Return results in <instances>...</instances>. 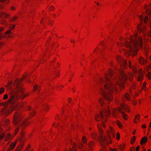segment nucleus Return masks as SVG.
<instances>
[{
  "mask_svg": "<svg viewBox=\"0 0 151 151\" xmlns=\"http://www.w3.org/2000/svg\"><path fill=\"white\" fill-rule=\"evenodd\" d=\"M119 73L120 75L116 77L112 75L113 71L110 69L109 73L105 75V80H104L102 78L100 79L101 83H105L104 88L108 92H106L105 89L101 88L99 90L100 93L108 101H112V94L114 93H117L118 86L120 89H123L124 88V84L127 80V77L123 70H120Z\"/></svg>",
  "mask_w": 151,
  "mask_h": 151,
  "instance_id": "f257e3e1",
  "label": "nucleus"
},
{
  "mask_svg": "<svg viewBox=\"0 0 151 151\" xmlns=\"http://www.w3.org/2000/svg\"><path fill=\"white\" fill-rule=\"evenodd\" d=\"M110 114V111L109 108L108 107L107 109H102L100 114H96L95 117V119L96 121L98 122L100 120L102 122L101 124L98 123L97 124V127L99 134L98 139L100 143L102 146H104L107 143L110 144H111L112 142L111 136L114 138L115 135V132L114 128L110 126L109 129L106 131V134L108 137H107L106 136H104V131L102 129V127H105L104 123L106 122V116H108Z\"/></svg>",
  "mask_w": 151,
  "mask_h": 151,
  "instance_id": "f03ea898",
  "label": "nucleus"
},
{
  "mask_svg": "<svg viewBox=\"0 0 151 151\" xmlns=\"http://www.w3.org/2000/svg\"><path fill=\"white\" fill-rule=\"evenodd\" d=\"M138 34L135 33L134 36L131 35L129 37H127L124 38L123 37H119V40L121 43L119 42L117 43V45L119 47H123L124 46L126 48L129 49L125 52V55L127 57H128L132 53V56L136 55L139 47L142 46L143 39L141 36L137 37Z\"/></svg>",
  "mask_w": 151,
  "mask_h": 151,
  "instance_id": "7ed1b4c3",
  "label": "nucleus"
},
{
  "mask_svg": "<svg viewBox=\"0 0 151 151\" xmlns=\"http://www.w3.org/2000/svg\"><path fill=\"white\" fill-rule=\"evenodd\" d=\"M20 92H18L17 87L16 86V88L12 91L10 93L9 99L7 102L9 106H13L14 110L17 109L14 104L17 103V101L21 98V95H22L23 92L21 88H20Z\"/></svg>",
  "mask_w": 151,
  "mask_h": 151,
  "instance_id": "20e7f679",
  "label": "nucleus"
},
{
  "mask_svg": "<svg viewBox=\"0 0 151 151\" xmlns=\"http://www.w3.org/2000/svg\"><path fill=\"white\" fill-rule=\"evenodd\" d=\"M23 118V116L20 111H17L15 112L14 114L13 122L15 124L19 123V125L22 129H24L26 127L29 125L30 123L27 122V120L25 119L22 122H20Z\"/></svg>",
  "mask_w": 151,
  "mask_h": 151,
  "instance_id": "39448f33",
  "label": "nucleus"
},
{
  "mask_svg": "<svg viewBox=\"0 0 151 151\" xmlns=\"http://www.w3.org/2000/svg\"><path fill=\"white\" fill-rule=\"evenodd\" d=\"M3 106L4 107L1 110V112L6 116H7L12 113L14 110L13 106H9L7 101L4 103H0V106Z\"/></svg>",
  "mask_w": 151,
  "mask_h": 151,
  "instance_id": "423d86ee",
  "label": "nucleus"
},
{
  "mask_svg": "<svg viewBox=\"0 0 151 151\" xmlns=\"http://www.w3.org/2000/svg\"><path fill=\"white\" fill-rule=\"evenodd\" d=\"M118 110L119 112L122 114V116L124 119L127 120L128 119L127 115L123 111V110H124L126 112H129L130 110L129 106L126 104H122L121 105L120 107L118 108Z\"/></svg>",
  "mask_w": 151,
  "mask_h": 151,
  "instance_id": "0eeeda50",
  "label": "nucleus"
},
{
  "mask_svg": "<svg viewBox=\"0 0 151 151\" xmlns=\"http://www.w3.org/2000/svg\"><path fill=\"white\" fill-rule=\"evenodd\" d=\"M143 19V16L142 15H140L139 16V19L141 24L138 25L137 29L139 31L140 33L142 32V34L141 35V36H142V38L143 39H145V30L146 28L145 26H144V25L142 24Z\"/></svg>",
  "mask_w": 151,
  "mask_h": 151,
  "instance_id": "6e6552de",
  "label": "nucleus"
},
{
  "mask_svg": "<svg viewBox=\"0 0 151 151\" xmlns=\"http://www.w3.org/2000/svg\"><path fill=\"white\" fill-rule=\"evenodd\" d=\"M14 25L12 24L10 27L9 29L7 30L4 34L3 35H1L0 33V39H2L4 37H9L12 32V30L14 29L15 27ZM4 29L3 27H0V32L3 31Z\"/></svg>",
  "mask_w": 151,
  "mask_h": 151,
  "instance_id": "1a4fd4ad",
  "label": "nucleus"
},
{
  "mask_svg": "<svg viewBox=\"0 0 151 151\" xmlns=\"http://www.w3.org/2000/svg\"><path fill=\"white\" fill-rule=\"evenodd\" d=\"M116 59L119 62L120 64V65L123 66L124 68H125L127 65V61L126 60H124L120 56H117L116 57Z\"/></svg>",
  "mask_w": 151,
  "mask_h": 151,
  "instance_id": "9d476101",
  "label": "nucleus"
},
{
  "mask_svg": "<svg viewBox=\"0 0 151 151\" xmlns=\"http://www.w3.org/2000/svg\"><path fill=\"white\" fill-rule=\"evenodd\" d=\"M27 76L28 74L27 73H25L23 76L20 79H17L14 83V85L17 87L22 86L20 84V82L27 78Z\"/></svg>",
  "mask_w": 151,
  "mask_h": 151,
  "instance_id": "9b49d317",
  "label": "nucleus"
},
{
  "mask_svg": "<svg viewBox=\"0 0 151 151\" xmlns=\"http://www.w3.org/2000/svg\"><path fill=\"white\" fill-rule=\"evenodd\" d=\"M139 75L137 78V81H138L141 82L144 77V76L142 70L141 69H139L138 71Z\"/></svg>",
  "mask_w": 151,
  "mask_h": 151,
  "instance_id": "f8f14e48",
  "label": "nucleus"
},
{
  "mask_svg": "<svg viewBox=\"0 0 151 151\" xmlns=\"http://www.w3.org/2000/svg\"><path fill=\"white\" fill-rule=\"evenodd\" d=\"M17 140H16L14 143L12 142L9 145V147L7 151H11L13 150L14 148L17 143Z\"/></svg>",
  "mask_w": 151,
  "mask_h": 151,
  "instance_id": "ddd939ff",
  "label": "nucleus"
},
{
  "mask_svg": "<svg viewBox=\"0 0 151 151\" xmlns=\"http://www.w3.org/2000/svg\"><path fill=\"white\" fill-rule=\"evenodd\" d=\"M129 66L130 68H132L133 72V76H135V74L137 73V69L134 66H133L132 67H131V63L130 61L129 62Z\"/></svg>",
  "mask_w": 151,
  "mask_h": 151,
  "instance_id": "4468645a",
  "label": "nucleus"
},
{
  "mask_svg": "<svg viewBox=\"0 0 151 151\" xmlns=\"http://www.w3.org/2000/svg\"><path fill=\"white\" fill-rule=\"evenodd\" d=\"M20 88H21L22 90V92H23V94L22 95H21V98H22V99H23L25 98L26 96H27L29 94V93H26L24 95V92L23 91V89L22 88V86L20 87H17V89H18V92H20Z\"/></svg>",
  "mask_w": 151,
  "mask_h": 151,
  "instance_id": "2eb2a0df",
  "label": "nucleus"
},
{
  "mask_svg": "<svg viewBox=\"0 0 151 151\" xmlns=\"http://www.w3.org/2000/svg\"><path fill=\"white\" fill-rule=\"evenodd\" d=\"M10 16V15L4 12H0V17H4L7 19L8 17Z\"/></svg>",
  "mask_w": 151,
  "mask_h": 151,
  "instance_id": "dca6fc26",
  "label": "nucleus"
},
{
  "mask_svg": "<svg viewBox=\"0 0 151 151\" xmlns=\"http://www.w3.org/2000/svg\"><path fill=\"white\" fill-rule=\"evenodd\" d=\"M139 61L140 64L142 65L145 64L147 62L146 59L145 60L143 58L141 57L139 58Z\"/></svg>",
  "mask_w": 151,
  "mask_h": 151,
  "instance_id": "f3484780",
  "label": "nucleus"
},
{
  "mask_svg": "<svg viewBox=\"0 0 151 151\" xmlns=\"http://www.w3.org/2000/svg\"><path fill=\"white\" fill-rule=\"evenodd\" d=\"M94 143L93 141H90L88 144V145L89 147V149L88 151H90L93 150L92 147L94 145Z\"/></svg>",
  "mask_w": 151,
  "mask_h": 151,
  "instance_id": "a211bd4d",
  "label": "nucleus"
},
{
  "mask_svg": "<svg viewBox=\"0 0 151 151\" xmlns=\"http://www.w3.org/2000/svg\"><path fill=\"white\" fill-rule=\"evenodd\" d=\"M140 119V115L137 114L135 116V118L133 121V122L135 124H136L139 121Z\"/></svg>",
  "mask_w": 151,
  "mask_h": 151,
  "instance_id": "6ab92c4d",
  "label": "nucleus"
},
{
  "mask_svg": "<svg viewBox=\"0 0 151 151\" xmlns=\"http://www.w3.org/2000/svg\"><path fill=\"white\" fill-rule=\"evenodd\" d=\"M76 143H74L73 145L72 148H70L69 149V151H77L76 147ZM65 151H68L66 150ZM81 151H86L85 150H81Z\"/></svg>",
  "mask_w": 151,
  "mask_h": 151,
  "instance_id": "aec40b11",
  "label": "nucleus"
},
{
  "mask_svg": "<svg viewBox=\"0 0 151 151\" xmlns=\"http://www.w3.org/2000/svg\"><path fill=\"white\" fill-rule=\"evenodd\" d=\"M147 137H145L142 138L140 141V144L142 145L144 143H145L147 142Z\"/></svg>",
  "mask_w": 151,
  "mask_h": 151,
  "instance_id": "412c9836",
  "label": "nucleus"
},
{
  "mask_svg": "<svg viewBox=\"0 0 151 151\" xmlns=\"http://www.w3.org/2000/svg\"><path fill=\"white\" fill-rule=\"evenodd\" d=\"M84 145L81 142L78 143L77 145V147L78 149L81 150L84 147Z\"/></svg>",
  "mask_w": 151,
  "mask_h": 151,
  "instance_id": "4be33fe9",
  "label": "nucleus"
},
{
  "mask_svg": "<svg viewBox=\"0 0 151 151\" xmlns=\"http://www.w3.org/2000/svg\"><path fill=\"white\" fill-rule=\"evenodd\" d=\"M24 139V133L23 132H22L21 134L20 137L19 139V140L22 142L23 141Z\"/></svg>",
  "mask_w": 151,
  "mask_h": 151,
  "instance_id": "5701e85b",
  "label": "nucleus"
},
{
  "mask_svg": "<svg viewBox=\"0 0 151 151\" xmlns=\"http://www.w3.org/2000/svg\"><path fill=\"white\" fill-rule=\"evenodd\" d=\"M82 143L84 145H86L87 143V139L86 137L85 136H83L82 139Z\"/></svg>",
  "mask_w": 151,
  "mask_h": 151,
  "instance_id": "b1692460",
  "label": "nucleus"
},
{
  "mask_svg": "<svg viewBox=\"0 0 151 151\" xmlns=\"http://www.w3.org/2000/svg\"><path fill=\"white\" fill-rule=\"evenodd\" d=\"M0 24H2L5 25L6 26L8 25L6 21L3 19H2L0 20Z\"/></svg>",
  "mask_w": 151,
  "mask_h": 151,
  "instance_id": "393cba45",
  "label": "nucleus"
},
{
  "mask_svg": "<svg viewBox=\"0 0 151 151\" xmlns=\"http://www.w3.org/2000/svg\"><path fill=\"white\" fill-rule=\"evenodd\" d=\"M99 104L101 105V106L103 107L104 106V100L103 98H100L99 100Z\"/></svg>",
  "mask_w": 151,
  "mask_h": 151,
  "instance_id": "a878e982",
  "label": "nucleus"
},
{
  "mask_svg": "<svg viewBox=\"0 0 151 151\" xmlns=\"http://www.w3.org/2000/svg\"><path fill=\"white\" fill-rule=\"evenodd\" d=\"M124 98L127 101H129L130 100V96L129 94L127 93H125L124 95Z\"/></svg>",
  "mask_w": 151,
  "mask_h": 151,
  "instance_id": "bb28decb",
  "label": "nucleus"
},
{
  "mask_svg": "<svg viewBox=\"0 0 151 151\" xmlns=\"http://www.w3.org/2000/svg\"><path fill=\"white\" fill-rule=\"evenodd\" d=\"M11 137V134H10L9 133L7 134L5 136L4 139L5 141L6 142L8 141L10 139Z\"/></svg>",
  "mask_w": 151,
  "mask_h": 151,
  "instance_id": "cd10ccee",
  "label": "nucleus"
},
{
  "mask_svg": "<svg viewBox=\"0 0 151 151\" xmlns=\"http://www.w3.org/2000/svg\"><path fill=\"white\" fill-rule=\"evenodd\" d=\"M42 109L44 111H47L50 109V107L49 106L45 105L43 106Z\"/></svg>",
  "mask_w": 151,
  "mask_h": 151,
  "instance_id": "c85d7f7f",
  "label": "nucleus"
},
{
  "mask_svg": "<svg viewBox=\"0 0 151 151\" xmlns=\"http://www.w3.org/2000/svg\"><path fill=\"white\" fill-rule=\"evenodd\" d=\"M146 13L147 15H150V18H151V10H150L149 8L147 9L146 11Z\"/></svg>",
  "mask_w": 151,
  "mask_h": 151,
  "instance_id": "c756f323",
  "label": "nucleus"
},
{
  "mask_svg": "<svg viewBox=\"0 0 151 151\" xmlns=\"http://www.w3.org/2000/svg\"><path fill=\"white\" fill-rule=\"evenodd\" d=\"M52 63H53V65L55 67H58L60 65L59 63L58 62H55L54 60L52 61Z\"/></svg>",
  "mask_w": 151,
  "mask_h": 151,
  "instance_id": "7c9ffc66",
  "label": "nucleus"
},
{
  "mask_svg": "<svg viewBox=\"0 0 151 151\" xmlns=\"http://www.w3.org/2000/svg\"><path fill=\"white\" fill-rule=\"evenodd\" d=\"M117 113V110L116 109L114 108L113 109L112 111V115L113 116L115 117Z\"/></svg>",
  "mask_w": 151,
  "mask_h": 151,
  "instance_id": "2f4dec72",
  "label": "nucleus"
},
{
  "mask_svg": "<svg viewBox=\"0 0 151 151\" xmlns=\"http://www.w3.org/2000/svg\"><path fill=\"white\" fill-rule=\"evenodd\" d=\"M10 121L9 119H6L4 122V125L6 126L7 125L10 123Z\"/></svg>",
  "mask_w": 151,
  "mask_h": 151,
  "instance_id": "473e14b6",
  "label": "nucleus"
},
{
  "mask_svg": "<svg viewBox=\"0 0 151 151\" xmlns=\"http://www.w3.org/2000/svg\"><path fill=\"white\" fill-rule=\"evenodd\" d=\"M60 126L59 125V122H55L52 124V126L55 127H58Z\"/></svg>",
  "mask_w": 151,
  "mask_h": 151,
  "instance_id": "72a5a7b5",
  "label": "nucleus"
},
{
  "mask_svg": "<svg viewBox=\"0 0 151 151\" xmlns=\"http://www.w3.org/2000/svg\"><path fill=\"white\" fill-rule=\"evenodd\" d=\"M136 139V137L135 136H133L131 140V144L133 145Z\"/></svg>",
  "mask_w": 151,
  "mask_h": 151,
  "instance_id": "f704fd0d",
  "label": "nucleus"
},
{
  "mask_svg": "<svg viewBox=\"0 0 151 151\" xmlns=\"http://www.w3.org/2000/svg\"><path fill=\"white\" fill-rule=\"evenodd\" d=\"M117 125L119 126L120 128H122V125L121 123L119 121H117L116 122Z\"/></svg>",
  "mask_w": 151,
  "mask_h": 151,
  "instance_id": "c9c22d12",
  "label": "nucleus"
},
{
  "mask_svg": "<svg viewBox=\"0 0 151 151\" xmlns=\"http://www.w3.org/2000/svg\"><path fill=\"white\" fill-rule=\"evenodd\" d=\"M146 77H147L149 80H150L151 78V73L149 72L148 74L146 75Z\"/></svg>",
  "mask_w": 151,
  "mask_h": 151,
  "instance_id": "e433bc0d",
  "label": "nucleus"
},
{
  "mask_svg": "<svg viewBox=\"0 0 151 151\" xmlns=\"http://www.w3.org/2000/svg\"><path fill=\"white\" fill-rule=\"evenodd\" d=\"M125 147V145L124 144L121 145L119 146L120 149L121 150H123L124 149Z\"/></svg>",
  "mask_w": 151,
  "mask_h": 151,
  "instance_id": "4c0bfd02",
  "label": "nucleus"
},
{
  "mask_svg": "<svg viewBox=\"0 0 151 151\" xmlns=\"http://www.w3.org/2000/svg\"><path fill=\"white\" fill-rule=\"evenodd\" d=\"M91 136L93 139H95L97 136V134L96 133H93L91 134Z\"/></svg>",
  "mask_w": 151,
  "mask_h": 151,
  "instance_id": "58836bf2",
  "label": "nucleus"
},
{
  "mask_svg": "<svg viewBox=\"0 0 151 151\" xmlns=\"http://www.w3.org/2000/svg\"><path fill=\"white\" fill-rule=\"evenodd\" d=\"M146 83L145 82L143 83V85H142V89L144 90L145 91L146 90L145 88H146Z\"/></svg>",
  "mask_w": 151,
  "mask_h": 151,
  "instance_id": "ea45409f",
  "label": "nucleus"
},
{
  "mask_svg": "<svg viewBox=\"0 0 151 151\" xmlns=\"http://www.w3.org/2000/svg\"><path fill=\"white\" fill-rule=\"evenodd\" d=\"M36 112L35 111H33L30 114V116L31 117H33L36 114Z\"/></svg>",
  "mask_w": 151,
  "mask_h": 151,
  "instance_id": "a19ab883",
  "label": "nucleus"
},
{
  "mask_svg": "<svg viewBox=\"0 0 151 151\" xmlns=\"http://www.w3.org/2000/svg\"><path fill=\"white\" fill-rule=\"evenodd\" d=\"M4 137L5 134L4 133L1 134L0 135V140H1L3 139Z\"/></svg>",
  "mask_w": 151,
  "mask_h": 151,
  "instance_id": "79ce46f5",
  "label": "nucleus"
},
{
  "mask_svg": "<svg viewBox=\"0 0 151 151\" xmlns=\"http://www.w3.org/2000/svg\"><path fill=\"white\" fill-rule=\"evenodd\" d=\"M18 17L17 16H14L12 18L11 20V21H16Z\"/></svg>",
  "mask_w": 151,
  "mask_h": 151,
  "instance_id": "37998d69",
  "label": "nucleus"
},
{
  "mask_svg": "<svg viewBox=\"0 0 151 151\" xmlns=\"http://www.w3.org/2000/svg\"><path fill=\"white\" fill-rule=\"evenodd\" d=\"M8 98V96L7 94H4L3 97V99L4 100H6Z\"/></svg>",
  "mask_w": 151,
  "mask_h": 151,
  "instance_id": "c03bdc74",
  "label": "nucleus"
},
{
  "mask_svg": "<svg viewBox=\"0 0 151 151\" xmlns=\"http://www.w3.org/2000/svg\"><path fill=\"white\" fill-rule=\"evenodd\" d=\"M5 89L4 88L2 87L0 89V94H2L4 91Z\"/></svg>",
  "mask_w": 151,
  "mask_h": 151,
  "instance_id": "a18cd8bd",
  "label": "nucleus"
},
{
  "mask_svg": "<svg viewBox=\"0 0 151 151\" xmlns=\"http://www.w3.org/2000/svg\"><path fill=\"white\" fill-rule=\"evenodd\" d=\"M38 89L37 86L36 84H35L33 86V91H35L36 90Z\"/></svg>",
  "mask_w": 151,
  "mask_h": 151,
  "instance_id": "49530a36",
  "label": "nucleus"
},
{
  "mask_svg": "<svg viewBox=\"0 0 151 151\" xmlns=\"http://www.w3.org/2000/svg\"><path fill=\"white\" fill-rule=\"evenodd\" d=\"M116 138L117 139L119 140L120 139V135L119 132L117 133L116 135Z\"/></svg>",
  "mask_w": 151,
  "mask_h": 151,
  "instance_id": "de8ad7c7",
  "label": "nucleus"
},
{
  "mask_svg": "<svg viewBox=\"0 0 151 151\" xmlns=\"http://www.w3.org/2000/svg\"><path fill=\"white\" fill-rule=\"evenodd\" d=\"M99 50V48L97 47L93 50V52L95 53H96L98 52Z\"/></svg>",
  "mask_w": 151,
  "mask_h": 151,
  "instance_id": "09e8293b",
  "label": "nucleus"
},
{
  "mask_svg": "<svg viewBox=\"0 0 151 151\" xmlns=\"http://www.w3.org/2000/svg\"><path fill=\"white\" fill-rule=\"evenodd\" d=\"M19 128L18 127H17L15 130V131L14 132V134L15 135H16L17 133H18L19 131Z\"/></svg>",
  "mask_w": 151,
  "mask_h": 151,
  "instance_id": "8fccbe9b",
  "label": "nucleus"
},
{
  "mask_svg": "<svg viewBox=\"0 0 151 151\" xmlns=\"http://www.w3.org/2000/svg\"><path fill=\"white\" fill-rule=\"evenodd\" d=\"M10 9V10L12 11H14L16 9L15 7L14 6H11Z\"/></svg>",
  "mask_w": 151,
  "mask_h": 151,
  "instance_id": "3c124183",
  "label": "nucleus"
},
{
  "mask_svg": "<svg viewBox=\"0 0 151 151\" xmlns=\"http://www.w3.org/2000/svg\"><path fill=\"white\" fill-rule=\"evenodd\" d=\"M150 69L151 70V64L149 66H147L145 68V70H148V69Z\"/></svg>",
  "mask_w": 151,
  "mask_h": 151,
  "instance_id": "603ef678",
  "label": "nucleus"
},
{
  "mask_svg": "<svg viewBox=\"0 0 151 151\" xmlns=\"http://www.w3.org/2000/svg\"><path fill=\"white\" fill-rule=\"evenodd\" d=\"M148 19V18L146 16L145 17L144 19V22L145 23H146L147 22Z\"/></svg>",
  "mask_w": 151,
  "mask_h": 151,
  "instance_id": "864d4df0",
  "label": "nucleus"
},
{
  "mask_svg": "<svg viewBox=\"0 0 151 151\" xmlns=\"http://www.w3.org/2000/svg\"><path fill=\"white\" fill-rule=\"evenodd\" d=\"M49 9L50 11H52L54 10L55 8L53 6H50V7Z\"/></svg>",
  "mask_w": 151,
  "mask_h": 151,
  "instance_id": "5fc2aeb1",
  "label": "nucleus"
},
{
  "mask_svg": "<svg viewBox=\"0 0 151 151\" xmlns=\"http://www.w3.org/2000/svg\"><path fill=\"white\" fill-rule=\"evenodd\" d=\"M30 146L29 145H28L26 149V150H24V151H28L30 149Z\"/></svg>",
  "mask_w": 151,
  "mask_h": 151,
  "instance_id": "6e6d98bb",
  "label": "nucleus"
},
{
  "mask_svg": "<svg viewBox=\"0 0 151 151\" xmlns=\"http://www.w3.org/2000/svg\"><path fill=\"white\" fill-rule=\"evenodd\" d=\"M104 42L103 41H101L99 43L100 45L101 46H104Z\"/></svg>",
  "mask_w": 151,
  "mask_h": 151,
  "instance_id": "4d7b16f0",
  "label": "nucleus"
},
{
  "mask_svg": "<svg viewBox=\"0 0 151 151\" xmlns=\"http://www.w3.org/2000/svg\"><path fill=\"white\" fill-rule=\"evenodd\" d=\"M63 86L62 85H60L59 86H58L57 90H60L61 89V88H63Z\"/></svg>",
  "mask_w": 151,
  "mask_h": 151,
  "instance_id": "13d9d810",
  "label": "nucleus"
},
{
  "mask_svg": "<svg viewBox=\"0 0 151 151\" xmlns=\"http://www.w3.org/2000/svg\"><path fill=\"white\" fill-rule=\"evenodd\" d=\"M148 6H147V4H145L144 6V9H145L147 8Z\"/></svg>",
  "mask_w": 151,
  "mask_h": 151,
  "instance_id": "bf43d9fd",
  "label": "nucleus"
},
{
  "mask_svg": "<svg viewBox=\"0 0 151 151\" xmlns=\"http://www.w3.org/2000/svg\"><path fill=\"white\" fill-rule=\"evenodd\" d=\"M59 118V115L58 114H57L55 117V119L56 120H57Z\"/></svg>",
  "mask_w": 151,
  "mask_h": 151,
  "instance_id": "052dcab7",
  "label": "nucleus"
},
{
  "mask_svg": "<svg viewBox=\"0 0 151 151\" xmlns=\"http://www.w3.org/2000/svg\"><path fill=\"white\" fill-rule=\"evenodd\" d=\"M20 148L19 147H17L16 150H15V151H20Z\"/></svg>",
  "mask_w": 151,
  "mask_h": 151,
  "instance_id": "680f3d73",
  "label": "nucleus"
},
{
  "mask_svg": "<svg viewBox=\"0 0 151 151\" xmlns=\"http://www.w3.org/2000/svg\"><path fill=\"white\" fill-rule=\"evenodd\" d=\"M139 146H137L136 148V151H139Z\"/></svg>",
  "mask_w": 151,
  "mask_h": 151,
  "instance_id": "e2e57ef3",
  "label": "nucleus"
},
{
  "mask_svg": "<svg viewBox=\"0 0 151 151\" xmlns=\"http://www.w3.org/2000/svg\"><path fill=\"white\" fill-rule=\"evenodd\" d=\"M71 100L72 99L71 98H69L68 99V101L69 103L71 101Z\"/></svg>",
  "mask_w": 151,
  "mask_h": 151,
  "instance_id": "0e129e2a",
  "label": "nucleus"
},
{
  "mask_svg": "<svg viewBox=\"0 0 151 151\" xmlns=\"http://www.w3.org/2000/svg\"><path fill=\"white\" fill-rule=\"evenodd\" d=\"M135 148L134 147H132L131 148L130 150V151H134Z\"/></svg>",
  "mask_w": 151,
  "mask_h": 151,
  "instance_id": "69168bd1",
  "label": "nucleus"
},
{
  "mask_svg": "<svg viewBox=\"0 0 151 151\" xmlns=\"http://www.w3.org/2000/svg\"><path fill=\"white\" fill-rule=\"evenodd\" d=\"M111 151H117V149L115 148L111 149Z\"/></svg>",
  "mask_w": 151,
  "mask_h": 151,
  "instance_id": "338daca9",
  "label": "nucleus"
},
{
  "mask_svg": "<svg viewBox=\"0 0 151 151\" xmlns=\"http://www.w3.org/2000/svg\"><path fill=\"white\" fill-rule=\"evenodd\" d=\"M100 151H107L106 150V149L103 148V149L100 150Z\"/></svg>",
  "mask_w": 151,
  "mask_h": 151,
  "instance_id": "774afa93",
  "label": "nucleus"
}]
</instances>
